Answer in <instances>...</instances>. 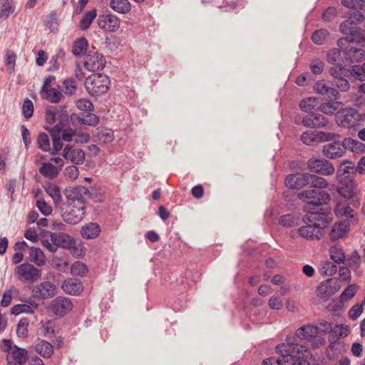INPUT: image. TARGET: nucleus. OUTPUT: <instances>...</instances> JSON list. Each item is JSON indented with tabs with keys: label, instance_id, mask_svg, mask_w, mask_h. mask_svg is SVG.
<instances>
[{
	"label": "nucleus",
	"instance_id": "nucleus-1",
	"mask_svg": "<svg viewBox=\"0 0 365 365\" xmlns=\"http://www.w3.org/2000/svg\"><path fill=\"white\" fill-rule=\"evenodd\" d=\"M354 168L351 162L344 161L341 163L336 173L339 182L338 193L345 199H350L354 195V183L351 173Z\"/></svg>",
	"mask_w": 365,
	"mask_h": 365
},
{
	"label": "nucleus",
	"instance_id": "nucleus-2",
	"mask_svg": "<svg viewBox=\"0 0 365 365\" xmlns=\"http://www.w3.org/2000/svg\"><path fill=\"white\" fill-rule=\"evenodd\" d=\"M109 77L103 73H93L86 78L84 86L87 92L93 97L106 94L110 88Z\"/></svg>",
	"mask_w": 365,
	"mask_h": 365
},
{
	"label": "nucleus",
	"instance_id": "nucleus-3",
	"mask_svg": "<svg viewBox=\"0 0 365 365\" xmlns=\"http://www.w3.org/2000/svg\"><path fill=\"white\" fill-rule=\"evenodd\" d=\"M299 198L306 203L304 210H315L318 207L327 204L330 196L327 191L321 190H308L298 194Z\"/></svg>",
	"mask_w": 365,
	"mask_h": 365
},
{
	"label": "nucleus",
	"instance_id": "nucleus-4",
	"mask_svg": "<svg viewBox=\"0 0 365 365\" xmlns=\"http://www.w3.org/2000/svg\"><path fill=\"white\" fill-rule=\"evenodd\" d=\"M51 235V242L48 239L41 240L42 246L51 253H56L58 247L70 249L75 243V238L66 232H55Z\"/></svg>",
	"mask_w": 365,
	"mask_h": 365
},
{
	"label": "nucleus",
	"instance_id": "nucleus-5",
	"mask_svg": "<svg viewBox=\"0 0 365 365\" xmlns=\"http://www.w3.org/2000/svg\"><path fill=\"white\" fill-rule=\"evenodd\" d=\"M364 120L365 113H360L354 108L343 109L336 115L337 124L343 128L359 126Z\"/></svg>",
	"mask_w": 365,
	"mask_h": 365
},
{
	"label": "nucleus",
	"instance_id": "nucleus-6",
	"mask_svg": "<svg viewBox=\"0 0 365 365\" xmlns=\"http://www.w3.org/2000/svg\"><path fill=\"white\" fill-rule=\"evenodd\" d=\"M86 212V205L66 204L61 208V217L63 220L69 225H76L84 217Z\"/></svg>",
	"mask_w": 365,
	"mask_h": 365
},
{
	"label": "nucleus",
	"instance_id": "nucleus-7",
	"mask_svg": "<svg viewBox=\"0 0 365 365\" xmlns=\"http://www.w3.org/2000/svg\"><path fill=\"white\" fill-rule=\"evenodd\" d=\"M307 212H309L306 217L307 220L317 226L322 231L332 220V214L331 210L328 207H320L315 210H309Z\"/></svg>",
	"mask_w": 365,
	"mask_h": 365
},
{
	"label": "nucleus",
	"instance_id": "nucleus-8",
	"mask_svg": "<svg viewBox=\"0 0 365 365\" xmlns=\"http://www.w3.org/2000/svg\"><path fill=\"white\" fill-rule=\"evenodd\" d=\"M73 307V304L69 298L58 296L51 302L47 307V310L58 317H63L72 310Z\"/></svg>",
	"mask_w": 365,
	"mask_h": 365
},
{
	"label": "nucleus",
	"instance_id": "nucleus-9",
	"mask_svg": "<svg viewBox=\"0 0 365 365\" xmlns=\"http://www.w3.org/2000/svg\"><path fill=\"white\" fill-rule=\"evenodd\" d=\"M87 192V187L83 185H74V186H68L65 188L63 190V194L65 195L67 203L73 205H83L86 204V200L84 197V193Z\"/></svg>",
	"mask_w": 365,
	"mask_h": 365
},
{
	"label": "nucleus",
	"instance_id": "nucleus-10",
	"mask_svg": "<svg viewBox=\"0 0 365 365\" xmlns=\"http://www.w3.org/2000/svg\"><path fill=\"white\" fill-rule=\"evenodd\" d=\"M97 24L105 32L115 33L120 29V19L112 13L102 14L98 16Z\"/></svg>",
	"mask_w": 365,
	"mask_h": 365
},
{
	"label": "nucleus",
	"instance_id": "nucleus-11",
	"mask_svg": "<svg viewBox=\"0 0 365 365\" xmlns=\"http://www.w3.org/2000/svg\"><path fill=\"white\" fill-rule=\"evenodd\" d=\"M307 168L310 172L322 175H331L335 171L333 165L326 159H309L307 161Z\"/></svg>",
	"mask_w": 365,
	"mask_h": 365
},
{
	"label": "nucleus",
	"instance_id": "nucleus-12",
	"mask_svg": "<svg viewBox=\"0 0 365 365\" xmlns=\"http://www.w3.org/2000/svg\"><path fill=\"white\" fill-rule=\"evenodd\" d=\"M16 272L20 279L26 282L34 283L41 276V269L35 267L33 264L25 262L16 268Z\"/></svg>",
	"mask_w": 365,
	"mask_h": 365
},
{
	"label": "nucleus",
	"instance_id": "nucleus-13",
	"mask_svg": "<svg viewBox=\"0 0 365 365\" xmlns=\"http://www.w3.org/2000/svg\"><path fill=\"white\" fill-rule=\"evenodd\" d=\"M69 118L70 123L76 129L83 125L94 127L100 122L99 116L93 113H82L81 115L73 113L69 115Z\"/></svg>",
	"mask_w": 365,
	"mask_h": 365
},
{
	"label": "nucleus",
	"instance_id": "nucleus-14",
	"mask_svg": "<svg viewBox=\"0 0 365 365\" xmlns=\"http://www.w3.org/2000/svg\"><path fill=\"white\" fill-rule=\"evenodd\" d=\"M56 293V287L51 282H42L32 289V297L36 299L52 298Z\"/></svg>",
	"mask_w": 365,
	"mask_h": 365
},
{
	"label": "nucleus",
	"instance_id": "nucleus-15",
	"mask_svg": "<svg viewBox=\"0 0 365 365\" xmlns=\"http://www.w3.org/2000/svg\"><path fill=\"white\" fill-rule=\"evenodd\" d=\"M87 61L83 65L86 70L89 71H95L103 70L106 63L105 56L98 51H89L86 54Z\"/></svg>",
	"mask_w": 365,
	"mask_h": 365
},
{
	"label": "nucleus",
	"instance_id": "nucleus-16",
	"mask_svg": "<svg viewBox=\"0 0 365 365\" xmlns=\"http://www.w3.org/2000/svg\"><path fill=\"white\" fill-rule=\"evenodd\" d=\"M329 121L327 117L319 113H310L302 118V124L310 128H326Z\"/></svg>",
	"mask_w": 365,
	"mask_h": 365
},
{
	"label": "nucleus",
	"instance_id": "nucleus-17",
	"mask_svg": "<svg viewBox=\"0 0 365 365\" xmlns=\"http://www.w3.org/2000/svg\"><path fill=\"white\" fill-rule=\"evenodd\" d=\"M309 173H296L288 175L285 178V185L291 189L299 190L309 185Z\"/></svg>",
	"mask_w": 365,
	"mask_h": 365
},
{
	"label": "nucleus",
	"instance_id": "nucleus-18",
	"mask_svg": "<svg viewBox=\"0 0 365 365\" xmlns=\"http://www.w3.org/2000/svg\"><path fill=\"white\" fill-rule=\"evenodd\" d=\"M61 289L67 294L79 296L83 293L84 286L83 282L78 279L67 278L63 281Z\"/></svg>",
	"mask_w": 365,
	"mask_h": 365
},
{
	"label": "nucleus",
	"instance_id": "nucleus-19",
	"mask_svg": "<svg viewBox=\"0 0 365 365\" xmlns=\"http://www.w3.org/2000/svg\"><path fill=\"white\" fill-rule=\"evenodd\" d=\"M344 140L342 142L334 140L332 143L325 145L323 148V154L329 159H336L341 158L345 153Z\"/></svg>",
	"mask_w": 365,
	"mask_h": 365
},
{
	"label": "nucleus",
	"instance_id": "nucleus-20",
	"mask_svg": "<svg viewBox=\"0 0 365 365\" xmlns=\"http://www.w3.org/2000/svg\"><path fill=\"white\" fill-rule=\"evenodd\" d=\"M292 349V344L289 341L278 345L277 346V352L279 354V357L277 359L274 357L266 359L263 361L262 365H282L284 362V359L289 355L287 353L291 351Z\"/></svg>",
	"mask_w": 365,
	"mask_h": 365
},
{
	"label": "nucleus",
	"instance_id": "nucleus-21",
	"mask_svg": "<svg viewBox=\"0 0 365 365\" xmlns=\"http://www.w3.org/2000/svg\"><path fill=\"white\" fill-rule=\"evenodd\" d=\"M349 228L350 224L348 220L334 223L329 233L330 240L335 242L343 238L348 233Z\"/></svg>",
	"mask_w": 365,
	"mask_h": 365
},
{
	"label": "nucleus",
	"instance_id": "nucleus-22",
	"mask_svg": "<svg viewBox=\"0 0 365 365\" xmlns=\"http://www.w3.org/2000/svg\"><path fill=\"white\" fill-rule=\"evenodd\" d=\"M11 361L6 358L8 365H24L29 359V352L25 348H21L17 345H14V349L11 351Z\"/></svg>",
	"mask_w": 365,
	"mask_h": 365
},
{
	"label": "nucleus",
	"instance_id": "nucleus-23",
	"mask_svg": "<svg viewBox=\"0 0 365 365\" xmlns=\"http://www.w3.org/2000/svg\"><path fill=\"white\" fill-rule=\"evenodd\" d=\"M299 235L307 240H319L323 235V231L314 224H308L299 229Z\"/></svg>",
	"mask_w": 365,
	"mask_h": 365
},
{
	"label": "nucleus",
	"instance_id": "nucleus-24",
	"mask_svg": "<svg viewBox=\"0 0 365 365\" xmlns=\"http://www.w3.org/2000/svg\"><path fill=\"white\" fill-rule=\"evenodd\" d=\"M314 90L317 93L322 96H325L327 98L334 100H338L339 98V91L329 86L324 81H319L314 86Z\"/></svg>",
	"mask_w": 365,
	"mask_h": 365
},
{
	"label": "nucleus",
	"instance_id": "nucleus-25",
	"mask_svg": "<svg viewBox=\"0 0 365 365\" xmlns=\"http://www.w3.org/2000/svg\"><path fill=\"white\" fill-rule=\"evenodd\" d=\"M346 61L349 63L360 62L365 59V51L351 46H347L343 49Z\"/></svg>",
	"mask_w": 365,
	"mask_h": 365
},
{
	"label": "nucleus",
	"instance_id": "nucleus-26",
	"mask_svg": "<svg viewBox=\"0 0 365 365\" xmlns=\"http://www.w3.org/2000/svg\"><path fill=\"white\" fill-rule=\"evenodd\" d=\"M329 341L331 344L337 342L341 338L346 337L350 334L349 327L344 324H336L331 327Z\"/></svg>",
	"mask_w": 365,
	"mask_h": 365
},
{
	"label": "nucleus",
	"instance_id": "nucleus-27",
	"mask_svg": "<svg viewBox=\"0 0 365 365\" xmlns=\"http://www.w3.org/2000/svg\"><path fill=\"white\" fill-rule=\"evenodd\" d=\"M58 118V122L54 126H45L44 129L48 132L61 133V132L63 131V129L68 127L70 124V118L66 110H61L59 112Z\"/></svg>",
	"mask_w": 365,
	"mask_h": 365
},
{
	"label": "nucleus",
	"instance_id": "nucleus-28",
	"mask_svg": "<svg viewBox=\"0 0 365 365\" xmlns=\"http://www.w3.org/2000/svg\"><path fill=\"white\" fill-rule=\"evenodd\" d=\"M101 232V226L96 222H89L81 227V235L83 239L93 240L97 238Z\"/></svg>",
	"mask_w": 365,
	"mask_h": 365
},
{
	"label": "nucleus",
	"instance_id": "nucleus-29",
	"mask_svg": "<svg viewBox=\"0 0 365 365\" xmlns=\"http://www.w3.org/2000/svg\"><path fill=\"white\" fill-rule=\"evenodd\" d=\"M319 334V329L314 325H304L296 331V336L299 339L311 340Z\"/></svg>",
	"mask_w": 365,
	"mask_h": 365
},
{
	"label": "nucleus",
	"instance_id": "nucleus-30",
	"mask_svg": "<svg viewBox=\"0 0 365 365\" xmlns=\"http://www.w3.org/2000/svg\"><path fill=\"white\" fill-rule=\"evenodd\" d=\"M88 41L85 36L76 38L73 43L72 53L76 58H81L87 54Z\"/></svg>",
	"mask_w": 365,
	"mask_h": 365
},
{
	"label": "nucleus",
	"instance_id": "nucleus-31",
	"mask_svg": "<svg viewBox=\"0 0 365 365\" xmlns=\"http://www.w3.org/2000/svg\"><path fill=\"white\" fill-rule=\"evenodd\" d=\"M35 351L42 357L49 359L53 354V346L45 339H40Z\"/></svg>",
	"mask_w": 365,
	"mask_h": 365
},
{
	"label": "nucleus",
	"instance_id": "nucleus-32",
	"mask_svg": "<svg viewBox=\"0 0 365 365\" xmlns=\"http://www.w3.org/2000/svg\"><path fill=\"white\" fill-rule=\"evenodd\" d=\"M61 171V168H58L53 165L51 163H43L41 166L39 168V173L43 177L48 179L56 178Z\"/></svg>",
	"mask_w": 365,
	"mask_h": 365
},
{
	"label": "nucleus",
	"instance_id": "nucleus-33",
	"mask_svg": "<svg viewBox=\"0 0 365 365\" xmlns=\"http://www.w3.org/2000/svg\"><path fill=\"white\" fill-rule=\"evenodd\" d=\"M109 6L114 11L121 14H126L131 10V4L128 0H110Z\"/></svg>",
	"mask_w": 365,
	"mask_h": 365
},
{
	"label": "nucleus",
	"instance_id": "nucleus-34",
	"mask_svg": "<svg viewBox=\"0 0 365 365\" xmlns=\"http://www.w3.org/2000/svg\"><path fill=\"white\" fill-rule=\"evenodd\" d=\"M40 95L42 99L47 100L51 103H58L62 98L61 92L55 88L40 91Z\"/></svg>",
	"mask_w": 365,
	"mask_h": 365
},
{
	"label": "nucleus",
	"instance_id": "nucleus-35",
	"mask_svg": "<svg viewBox=\"0 0 365 365\" xmlns=\"http://www.w3.org/2000/svg\"><path fill=\"white\" fill-rule=\"evenodd\" d=\"M15 9L14 0H0V20L6 19Z\"/></svg>",
	"mask_w": 365,
	"mask_h": 365
},
{
	"label": "nucleus",
	"instance_id": "nucleus-36",
	"mask_svg": "<svg viewBox=\"0 0 365 365\" xmlns=\"http://www.w3.org/2000/svg\"><path fill=\"white\" fill-rule=\"evenodd\" d=\"M98 13L96 8L86 11L79 21V29L86 31L90 28L94 19L97 17Z\"/></svg>",
	"mask_w": 365,
	"mask_h": 365
},
{
	"label": "nucleus",
	"instance_id": "nucleus-37",
	"mask_svg": "<svg viewBox=\"0 0 365 365\" xmlns=\"http://www.w3.org/2000/svg\"><path fill=\"white\" fill-rule=\"evenodd\" d=\"M29 256L31 261L38 266L41 267L46 264V257L44 252L40 247H31L29 249Z\"/></svg>",
	"mask_w": 365,
	"mask_h": 365
},
{
	"label": "nucleus",
	"instance_id": "nucleus-38",
	"mask_svg": "<svg viewBox=\"0 0 365 365\" xmlns=\"http://www.w3.org/2000/svg\"><path fill=\"white\" fill-rule=\"evenodd\" d=\"M319 103V100L317 98H307L300 101L299 108L302 111L308 114L313 113L315 110H317Z\"/></svg>",
	"mask_w": 365,
	"mask_h": 365
},
{
	"label": "nucleus",
	"instance_id": "nucleus-39",
	"mask_svg": "<svg viewBox=\"0 0 365 365\" xmlns=\"http://www.w3.org/2000/svg\"><path fill=\"white\" fill-rule=\"evenodd\" d=\"M329 73L335 79L341 77H350L352 75V68L351 69L346 68L341 64H335L329 68Z\"/></svg>",
	"mask_w": 365,
	"mask_h": 365
},
{
	"label": "nucleus",
	"instance_id": "nucleus-40",
	"mask_svg": "<svg viewBox=\"0 0 365 365\" xmlns=\"http://www.w3.org/2000/svg\"><path fill=\"white\" fill-rule=\"evenodd\" d=\"M87 192L84 193V195H88L96 203H101L103 202L104 191L99 186L95 185L90 189L87 187Z\"/></svg>",
	"mask_w": 365,
	"mask_h": 365
},
{
	"label": "nucleus",
	"instance_id": "nucleus-41",
	"mask_svg": "<svg viewBox=\"0 0 365 365\" xmlns=\"http://www.w3.org/2000/svg\"><path fill=\"white\" fill-rule=\"evenodd\" d=\"M341 105V103L337 101V100L331 101L320 104L317 108V110H319L327 115H334Z\"/></svg>",
	"mask_w": 365,
	"mask_h": 365
},
{
	"label": "nucleus",
	"instance_id": "nucleus-42",
	"mask_svg": "<svg viewBox=\"0 0 365 365\" xmlns=\"http://www.w3.org/2000/svg\"><path fill=\"white\" fill-rule=\"evenodd\" d=\"M301 140L307 145H314L320 143L319 131L307 130L301 135Z\"/></svg>",
	"mask_w": 365,
	"mask_h": 365
},
{
	"label": "nucleus",
	"instance_id": "nucleus-43",
	"mask_svg": "<svg viewBox=\"0 0 365 365\" xmlns=\"http://www.w3.org/2000/svg\"><path fill=\"white\" fill-rule=\"evenodd\" d=\"M97 130L98 131L95 136L97 137L99 140H101L104 144L109 143L113 140L114 133L112 129L103 127L98 128Z\"/></svg>",
	"mask_w": 365,
	"mask_h": 365
},
{
	"label": "nucleus",
	"instance_id": "nucleus-44",
	"mask_svg": "<svg viewBox=\"0 0 365 365\" xmlns=\"http://www.w3.org/2000/svg\"><path fill=\"white\" fill-rule=\"evenodd\" d=\"M88 272V269L87 265L81 262L76 261L70 268V273L73 277H83L86 275Z\"/></svg>",
	"mask_w": 365,
	"mask_h": 365
},
{
	"label": "nucleus",
	"instance_id": "nucleus-45",
	"mask_svg": "<svg viewBox=\"0 0 365 365\" xmlns=\"http://www.w3.org/2000/svg\"><path fill=\"white\" fill-rule=\"evenodd\" d=\"M331 259L336 264L344 263L345 261V255L341 247L333 245L329 248Z\"/></svg>",
	"mask_w": 365,
	"mask_h": 365
},
{
	"label": "nucleus",
	"instance_id": "nucleus-46",
	"mask_svg": "<svg viewBox=\"0 0 365 365\" xmlns=\"http://www.w3.org/2000/svg\"><path fill=\"white\" fill-rule=\"evenodd\" d=\"M46 20L44 23L45 26L50 30L52 33H56L58 29L54 25L58 26L60 24V20L58 17L57 11H52L49 14L46 16Z\"/></svg>",
	"mask_w": 365,
	"mask_h": 365
},
{
	"label": "nucleus",
	"instance_id": "nucleus-47",
	"mask_svg": "<svg viewBox=\"0 0 365 365\" xmlns=\"http://www.w3.org/2000/svg\"><path fill=\"white\" fill-rule=\"evenodd\" d=\"M345 149L351 150L354 152H364L365 150V145L356 140L351 138H346L344 139Z\"/></svg>",
	"mask_w": 365,
	"mask_h": 365
},
{
	"label": "nucleus",
	"instance_id": "nucleus-48",
	"mask_svg": "<svg viewBox=\"0 0 365 365\" xmlns=\"http://www.w3.org/2000/svg\"><path fill=\"white\" fill-rule=\"evenodd\" d=\"M309 185L314 188H326L328 186L327 181L322 177L309 173Z\"/></svg>",
	"mask_w": 365,
	"mask_h": 365
},
{
	"label": "nucleus",
	"instance_id": "nucleus-49",
	"mask_svg": "<svg viewBox=\"0 0 365 365\" xmlns=\"http://www.w3.org/2000/svg\"><path fill=\"white\" fill-rule=\"evenodd\" d=\"M38 148L43 152H49L51 150L50 139L46 133H40L37 138Z\"/></svg>",
	"mask_w": 365,
	"mask_h": 365
},
{
	"label": "nucleus",
	"instance_id": "nucleus-50",
	"mask_svg": "<svg viewBox=\"0 0 365 365\" xmlns=\"http://www.w3.org/2000/svg\"><path fill=\"white\" fill-rule=\"evenodd\" d=\"M105 43L109 50L115 51L121 46V40L120 37L110 34L109 36H106Z\"/></svg>",
	"mask_w": 365,
	"mask_h": 365
},
{
	"label": "nucleus",
	"instance_id": "nucleus-51",
	"mask_svg": "<svg viewBox=\"0 0 365 365\" xmlns=\"http://www.w3.org/2000/svg\"><path fill=\"white\" fill-rule=\"evenodd\" d=\"M52 143H53V151L51 152L52 155H56L63 147V143L61 142L62 138L61 137V133H53V132H48Z\"/></svg>",
	"mask_w": 365,
	"mask_h": 365
},
{
	"label": "nucleus",
	"instance_id": "nucleus-52",
	"mask_svg": "<svg viewBox=\"0 0 365 365\" xmlns=\"http://www.w3.org/2000/svg\"><path fill=\"white\" fill-rule=\"evenodd\" d=\"M29 319L27 317L21 318L16 326V335L19 337L26 338L28 336V327Z\"/></svg>",
	"mask_w": 365,
	"mask_h": 365
},
{
	"label": "nucleus",
	"instance_id": "nucleus-53",
	"mask_svg": "<svg viewBox=\"0 0 365 365\" xmlns=\"http://www.w3.org/2000/svg\"><path fill=\"white\" fill-rule=\"evenodd\" d=\"M329 36V32L326 29H319L315 31L312 36V40L317 45H322Z\"/></svg>",
	"mask_w": 365,
	"mask_h": 365
},
{
	"label": "nucleus",
	"instance_id": "nucleus-54",
	"mask_svg": "<svg viewBox=\"0 0 365 365\" xmlns=\"http://www.w3.org/2000/svg\"><path fill=\"white\" fill-rule=\"evenodd\" d=\"M76 106L78 109L84 111L83 113H92L95 109L93 103L86 98H80L77 100Z\"/></svg>",
	"mask_w": 365,
	"mask_h": 365
},
{
	"label": "nucleus",
	"instance_id": "nucleus-55",
	"mask_svg": "<svg viewBox=\"0 0 365 365\" xmlns=\"http://www.w3.org/2000/svg\"><path fill=\"white\" fill-rule=\"evenodd\" d=\"M338 288H332L331 286L327 284H322L317 287V292L318 296L321 298H328L336 292Z\"/></svg>",
	"mask_w": 365,
	"mask_h": 365
},
{
	"label": "nucleus",
	"instance_id": "nucleus-56",
	"mask_svg": "<svg viewBox=\"0 0 365 365\" xmlns=\"http://www.w3.org/2000/svg\"><path fill=\"white\" fill-rule=\"evenodd\" d=\"M337 272L336 265L331 262L327 261L324 262L320 269V273L324 276H333Z\"/></svg>",
	"mask_w": 365,
	"mask_h": 365
},
{
	"label": "nucleus",
	"instance_id": "nucleus-57",
	"mask_svg": "<svg viewBox=\"0 0 365 365\" xmlns=\"http://www.w3.org/2000/svg\"><path fill=\"white\" fill-rule=\"evenodd\" d=\"M70 160L75 165H81L85 161V152L81 148H76L71 151Z\"/></svg>",
	"mask_w": 365,
	"mask_h": 365
},
{
	"label": "nucleus",
	"instance_id": "nucleus-58",
	"mask_svg": "<svg viewBox=\"0 0 365 365\" xmlns=\"http://www.w3.org/2000/svg\"><path fill=\"white\" fill-rule=\"evenodd\" d=\"M59 110L54 106H48L46 109L45 120L50 125L56 123V115H59Z\"/></svg>",
	"mask_w": 365,
	"mask_h": 365
},
{
	"label": "nucleus",
	"instance_id": "nucleus-59",
	"mask_svg": "<svg viewBox=\"0 0 365 365\" xmlns=\"http://www.w3.org/2000/svg\"><path fill=\"white\" fill-rule=\"evenodd\" d=\"M34 103L31 100L26 98L22 105V115L26 119L31 118L34 115Z\"/></svg>",
	"mask_w": 365,
	"mask_h": 365
},
{
	"label": "nucleus",
	"instance_id": "nucleus-60",
	"mask_svg": "<svg viewBox=\"0 0 365 365\" xmlns=\"http://www.w3.org/2000/svg\"><path fill=\"white\" fill-rule=\"evenodd\" d=\"M51 266L57 269L59 272H64L66 269L68 268L69 263L68 261H64L63 258L55 256L53 257L51 262Z\"/></svg>",
	"mask_w": 365,
	"mask_h": 365
},
{
	"label": "nucleus",
	"instance_id": "nucleus-61",
	"mask_svg": "<svg viewBox=\"0 0 365 365\" xmlns=\"http://www.w3.org/2000/svg\"><path fill=\"white\" fill-rule=\"evenodd\" d=\"M297 219L293 215L286 214L279 217L278 222L283 227H290L294 226L297 223Z\"/></svg>",
	"mask_w": 365,
	"mask_h": 365
},
{
	"label": "nucleus",
	"instance_id": "nucleus-62",
	"mask_svg": "<svg viewBox=\"0 0 365 365\" xmlns=\"http://www.w3.org/2000/svg\"><path fill=\"white\" fill-rule=\"evenodd\" d=\"M63 87L66 91L67 95L71 96L74 94L77 89V84L76 80L73 78H68L63 81Z\"/></svg>",
	"mask_w": 365,
	"mask_h": 365
},
{
	"label": "nucleus",
	"instance_id": "nucleus-63",
	"mask_svg": "<svg viewBox=\"0 0 365 365\" xmlns=\"http://www.w3.org/2000/svg\"><path fill=\"white\" fill-rule=\"evenodd\" d=\"M40 212L44 216H48L52 213L53 208L48 205L43 198L38 200L36 203Z\"/></svg>",
	"mask_w": 365,
	"mask_h": 365
},
{
	"label": "nucleus",
	"instance_id": "nucleus-64",
	"mask_svg": "<svg viewBox=\"0 0 365 365\" xmlns=\"http://www.w3.org/2000/svg\"><path fill=\"white\" fill-rule=\"evenodd\" d=\"M355 43L362 44L365 46V31L359 27H356L354 31L351 32Z\"/></svg>",
	"mask_w": 365,
	"mask_h": 365
}]
</instances>
